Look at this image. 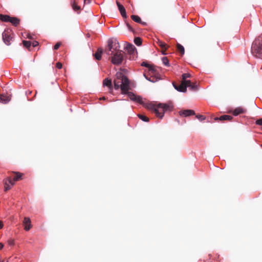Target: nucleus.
Listing matches in <instances>:
<instances>
[{
	"mask_svg": "<svg viewBox=\"0 0 262 262\" xmlns=\"http://www.w3.org/2000/svg\"><path fill=\"white\" fill-rule=\"evenodd\" d=\"M56 67L57 68H58L59 69H60L62 68V64L60 62H57L56 63Z\"/></svg>",
	"mask_w": 262,
	"mask_h": 262,
	"instance_id": "35",
	"label": "nucleus"
},
{
	"mask_svg": "<svg viewBox=\"0 0 262 262\" xmlns=\"http://www.w3.org/2000/svg\"><path fill=\"white\" fill-rule=\"evenodd\" d=\"M105 97H102L100 98L101 100H105Z\"/></svg>",
	"mask_w": 262,
	"mask_h": 262,
	"instance_id": "43",
	"label": "nucleus"
},
{
	"mask_svg": "<svg viewBox=\"0 0 262 262\" xmlns=\"http://www.w3.org/2000/svg\"><path fill=\"white\" fill-rule=\"evenodd\" d=\"M38 42L37 41H34L32 42V46L33 47H36L38 45Z\"/></svg>",
	"mask_w": 262,
	"mask_h": 262,
	"instance_id": "36",
	"label": "nucleus"
},
{
	"mask_svg": "<svg viewBox=\"0 0 262 262\" xmlns=\"http://www.w3.org/2000/svg\"><path fill=\"white\" fill-rule=\"evenodd\" d=\"M10 97L4 95H0V102L3 104H6L10 101Z\"/></svg>",
	"mask_w": 262,
	"mask_h": 262,
	"instance_id": "15",
	"label": "nucleus"
},
{
	"mask_svg": "<svg viewBox=\"0 0 262 262\" xmlns=\"http://www.w3.org/2000/svg\"><path fill=\"white\" fill-rule=\"evenodd\" d=\"M147 107L149 110H151L155 113L158 117L162 118L164 116V113L167 111L171 110L172 106L171 104L159 103L157 106L149 104Z\"/></svg>",
	"mask_w": 262,
	"mask_h": 262,
	"instance_id": "2",
	"label": "nucleus"
},
{
	"mask_svg": "<svg viewBox=\"0 0 262 262\" xmlns=\"http://www.w3.org/2000/svg\"><path fill=\"white\" fill-rule=\"evenodd\" d=\"M232 119V117L230 115H225L221 116L220 118H216L215 120H230Z\"/></svg>",
	"mask_w": 262,
	"mask_h": 262,
	"instance_id": "17",
	"label": "nucleus"
},
{
	"mask_svg": "<svg viewBox=\"0 0 262 262\" xmlns=\"http://www.w3.org/2000/svg\"><path fill=\"white\" fill-rule=\"evenodd\" d=\"M4 247V245L2 244V243H0V250L2 249Z\"/></svg>",
	"mask_w": 262,
	"mask_h": 262,
	"instance_id": "40",
	"label": "nucleus"
},
{
	"mask_svg": "<svg viewBox=\"0 0 262 262\" xmlns=\"http://www.w3.org/2000/svg\"><path fill=\"white\" fill-rule=\"evenodd\" d=\"M3 223L0 221V229L3 228Z\"/></svg>",
	"mask_w": 262,
	"mask_h": 262,
	"instance_id": "39",
	"label": "nucleus"
},
{
	"mask_svg": "<svg viewBox=\"0 0 262 262\" xmlns=\"http://www.w3.org/2000/svg\"><path fill=\"white\" fill-rule=\"evenodd\" d=\"M144 76L145 77V78L148 81L151 82H155L156 81H157L158 80V79L155 78V77H150L149 78L145 74H144Z\"/></svg>",
	"mask_w": 262,
	"mask_h": 262,
	"instance_id": "22",
	"label": "nucleus"
},
{
	"mask_svg": "<svg viewBox=\"0 0 262 262\" xmlns=\"http://www.w3.org/2000/svg\"><path fill=\"white\" fill-rule=\"evenodd\" d=\"M117 5L118 9H119L122 16L123 18H126L127 15H126V11H125V9L124 8V6L122 5H121L120 3H119L118 2H117Z\"/></svg>",
	"mask_w": 262,
	"mask_h": 262,
	"instance_id": "12",
	"label": "nucleus"
},
{
	"mask_svg": "<svg viewBox=\"0 0 262 262\" xmlns=\"http://www.w3.org/2000/svg\"><path fill=\"white\" fill-rule=\"evenodd\" d=\"M13 25L16 26L19 23V20L16 17H11L10 21Z\"/></svg>",
	"mask_w": 262,
	"mask_h": 262,
	"instance_id": "20",
	"label": "nucleus"
},
{
	"mask_svg": "<svg viewBox=\"0 0 262 262\" xmlns=\"http://www.w3.org/2000/svg\"><path fill=\"white\" fill-rule=\"evenodd\" d=\"M180 115L184 117H188L191 115H195V112L193 110H186L184 111H181L179 112Z\"/></svg>",
	"mask_w": 262,
	"mask_h": 262,
	"instance_id": "11",
	"label": "nucleus"
},
{
	"mask_svg": "<svg viewBox=\"0 0 262 262\" xmlns=\"http://www.w3.org/2000/svg\"><path fill=\"white\" fill-rule=\"evenodd\" d=\"M85 4H89L91 0H83Z\"/></svg>",
	"mask_w": 262,
	"mask_h": 262,
	"instance_id": "38",
	"label": "nucleus"
},
{
	"mask_svg": "<svg viewBox=\"0 0 262 262\" xmlns=\"http://www.w3.org/2000/svg\"><path fill=\"white\" fill-rule=\"evenodd\" d=\"M125 49L127 50L128 54L133 56V59L136 57L137 50L133 45L131 43H127L125 47Z\"/></svg>",
	"mask_w": 262,
	"mask_h": 262,
	"instance_id": "8",
	"label": "nucleus"
},
{
	"mask_svg": "<svg viewBox=\"0 0 262 262\" xmlns=\"http://www.w3.org/2000/svg\"><path fill=\"white\" fill-rule=\"evenodd\" d=\"M60 46V43H59V42L56 43L54 47V49L55 50H57L59 48Z\"/></svg>",
	"mask_w": 262,
	"mask_h": 262,
	"instance_id": "34",
	"label": "nucleus"
},
{
	"mask_svg": "<svg viewBox=\"0 0 262 262\" xmlns=\"http://www.w3.org/2000/svg\"><path fill=\"white\" fill-rule=\"evenodd\" d=\"M2 37L4 42L7 45H10V40H11L12 37L10 36V31L8 30H5L2 34Z\"/></svg>",
	"mask_w": 262,
	"mask_h": 262,
	"instance_id": "9",
	"label": "nucleus"
},
{
	"mask_svg": "<svg viewBox=\"0 0 262 262\" xmlns=\"http://www.w3.org/2000/svg\"><path fill=\"white\" fill-rule=\"evenodd\" d=\"M27 37H28V38H31V35H29V34H28V35Z\"/></svg>",
	"mask_w": 262,
	"mask_h": 262,
	"instance_id": "41",
	"label": "nucleus"
},
{
	"mask_svg": "<svg viewBox=\"0 0 262 262\" xmlns=\"http://www.w3.org/2000/svg\"><path fill=\"white\" fill-rule=\"evenodd\" d=\"M11 17L7 15H0V19L4 22H9L10 20Z\"/></svg>",
	"mask_w": 262,
	"mask_h": 262,
	"instance_id": "18",
	"label": "nucleus"
},
{
	"mask_svg": "<svg viewBox=\"0 0 262 262\" xmlns=\"http://www.w3.org/2000/svg\"><path fill=\"white\" fill-rule=\"evenodd\" d=\"M23 44L26 48H29L31 45V42L30 41L24 40Z\"/></svg>",
	"mask_w": 262,
	"mask_h": 262,
	"instance_id": "28",
	"label": "nucleus"
},
{
	"mask_svg": "<svg viewBox=\"0 0 262 262\" xmlns=\"http://www.w3.org/2000/svg\"><path fill=\"white\" fill-rule=\"evenodd\" d=\"M0 262H1V261H0Z\"/></svg>",
	"mask_w": 262,
	"mask_h": 262,
	"instance_id": "44",
	"label": "nucleus"
},
{
	"mask_svg": "<svg viewBox=\"0 0 262 262\" xmlns=\"http://www.w3.org/2000/svg\"><path fill=\"white\" fill-rule=\"evenodd\" d=\"M71 5L74 10L76 11L80 9V7L76 4L75 1L72 2Z\"/></svg>",
	"mask_w": 262,
	"mask_h": 262,
	"instance_id": "26",
	"label": "nucleus"
},
{
	"mask_svg": "<svg viewBox=\"0 0 262 262\" xmlns=\"http://www.w3.org/2000/svg\"><path fill=\"white\" fill-rule=\"evenodd\" d=\"M8 243L10 245H13L14 244V242L12 240H9L8 241Z\"/></svg>",
	"mask_w": 262,
	"mask_h": 262,
	"instance_id": "37",
	"label": "nucleus"
},
{
	"mask_svg": "<svg viewBox=\"0 0 262 262\" xmlns=\"http://www.w3.org/2000/svg\"><path fill=\"white\" fill-rule=\"evenodd\" d=\"M196 117L201 121H203L205 119V117L203 115H198L196 116Z\"/></svg>",
	"mask_w": 262,
	"mask_h": 262,
	"instance_id": "31",
	"label": "nucleus"
},
{
	"mask_svg": "<svg viewBox=\"0 0 262 262\" xmlns=\"http://www.w3.org/2000/svg\"><path fill=\"white\" fill-rule=\"evenodd\" d=\"M190 74L189 73H185L182 75L183 80H186V78L190 77Z\"/></svg>",
	"mask_w": 262,
	"mask_h": 262,
	"instance_id": "30",
	"label": "nucleus"
},
{
	"mask_svg": "<svg viewBox=\"0 0 262 262\" xmlns=\"http://www.w3.org/2000/svg\"><path fill=\"white\" fill-rule=\"evenodd\" d=\"M246 109L242 107H238L235 108L232 112V114L234 116H236L241 114H244L246 113Z\"/></svg>",
	"mask_w": 262,
	"mask_h": 262,
	"instance_id": "13",
	"label": "nucleus"
},
{
	"mask_svg": "<svg viewBox=\"0 0 262 262\" xmlns=\"http://www.w3.org/2000/svg\"><path fill=\"white\" fill-rule=\"evenodd\" d=\"M138 116L141 120H142V121H143L144 122H148L149 121V119L146 116H145L143 115L139 114L138 115Z\"/></svg>",
	"mask_w": 262,
	"mask_h": 262,
	"instance_id": "25",
	"label": "nucleus"
},
{
	"mask_svg": "<svg viewBox=\"0 0 262 262\" xmlns=\"http://www.w3.org/2000/svg\"><path fill=\"white\" fill-rule=\"evenodd\" d=\"M177 49L179 50V51L181 53L182 55H183L184 54L185 50L183 46L181 45L180 44H178Z\"/></svg>",
	"mask_w": 262,
	"mask_h": 262,
	"instance_id": "23",
	"label": "nucleus"
},
{
	"mask_svg": "<svg viewBox=\"0 0 262 262\" xmlns=\"http://www.w3.org/2000/svg\"><path fill=\"white\" fill-rule=\"evenodd\" d=\"M132 19L136 23H141V19L140 17L137 15H133L131 16Z\"/></svg>",
	"mask_w": 262,
	"mask_h": 262,
	"instance_id": "21",
	"label": "nucleus"
},
{
	"mask_svg": "<svg viewBox=\"0 0 262 262\" xmlns=\"http://www.w3.org/2000/svg\"><path fill=\"white\" fill-rule=\"evenodd\" d=\"M141 66L148 68L150 74H154L155 73V69L153 66L149 65L145 62H143Z\"/></svg>",
	"mask_w": 262,
	"mask_h": 262,
	"instance_id": "14",
	"label": "nucleus"
},
{
	"mask_svg": "<svg viewBox=\"0 0 262 262\" xmlns=\"http://www.w3.org/2000/svg\"><path fill=\"white\" fill-rule=\"evenodd\" d=\"M108 45L107 47L108 49V51L107 52V55H113L115 52H117L120 51V45L116 38H110L107 41Z\"/></svg>",
	"mask_w": 262,
	"mask_h": 262,
	"instance_id": "4",
	"label": "nucleus"
},
{
	"mask_svg": "<svg viewBox=\"0 0 262 262\" xmlns=\"http://www.w3.org/2000/svg\"><path fill=\"white\" fill-rule=\"evenodd\" d=\"M116 77V78L114 81L115 90L120 89L121 93L122 94H127L128 97L131 100L140 104L143 103L141 97L137 96L132 92H128L130 90V82L128 79L122 73L120 72H117Z\"/></svg>",
	"mask_w": 262,
	"mask_h": 262,
	"instance_id": "1",
	"label": "nucleus"
},
{
	"mask_svg": "<svg viewBox=\"0 0 262 262\" xmlns=\"http://www.w3.org/2000/svg\"><path fill=\"white\" fill-rule=\"evenodd\" d=\"M103 85L104 86H109L110 87V90L112 91V81L111 80L106 78V79H105L103 81Z\"/></svg>",
	"mask_w": 262,
	"mask_h": 262,
	"instance_id": "19",
	"label": "nucleus"
},
{
	"mask_svg": "<svg viewBox=\"0 0 262 262\" xmlns=\"http://www.w3.org/2000/svg\"><path fill=\"white\" fill-rule=\"evenodd\" d=\"M163 63L166 66H169V60L166 57H163L162 58Z\"/></svg>",
	"mask_w": 262,
	"mask_h": 262,
	"instance_id": "27",
	"label": "nucleus"
},
{
	"mask_svg": "<svg viewBox=\"0 0 262 262\" xmlns=\"http://www.w3.org/2000/svg\"><path fill=\"white\" fill-rule=\"evenodd\" d=\"M187 88H190V89L192 90H196L197 86L194 83H192L190 82V85L189 86H187Z\"/></svg>",
	"mask_w": 262,
	"mask_h": 262,
	"instance_id": "29",
	"label": "nucleus"
},
{
	"mask_svg": "<svg viewBox=\"0 0 262 262\" xmlns=\"http://www.w3.org/2000/svg\"><path fill=\"white\" fill-rule=\"evenodd\" d=\"M127 27H128V29H129V30H130V26H129V25H128V24H127Z\"/></svg>",
	"mask_w": 262,
	"mask_h": 262,
	"instance_id": "42",
	"label": "nucleus"
},
{
	"mask_svg": "<svg viewBox=\"0 0 262 262\" xmlns=\"http://www.w3.org/2000/svg\"><path fill=\"white\" fill-rule=\"evenodd\" d=\"M134 42L137 46H140L142 44V40L140 37H136L134 39Z\"/></svg>",
	"mask_w": 262,
	"mask_h": 262,
	"instance_id": "24",
	"label": "nucleus"
},
{
	"mask_svg": "<svg viewBox=\"0 0 262 262\" xmlns=\"http://www.w3.org/2000/svg\"><path fill=\"white\" fill-rule=\"evenodd\" d=\"M21 177L19 172L13 173V176L7 178L5 181V191L9 190L14 185L15 182L18 181Z\"/></svg>",
	"mask_w": 262,
	"mask_h": 262,
	"instance_id": "5",
	"label": "nucleus"
},
{
	"mask_svg": "<svg viewBox=\"0 0 262 262\" xmlns=\"http://www.w3.org/2000/svg\"><path fill=\"white\" fill-rule=\"evenodd\" d=\"M103 53V49L99 48L95 54V57L97 60H100L101 58V54Z\"/></svg>",
	"mask_w": 262,
	"mask_h": 262,
	"instance_id": "16",
	"label": "nucleus"
},
{
	"mask_svg": "<svg viewBox=\"0 0 262 262\" xmlns=\"http://www.w3.org/2000/svg\"><path fill=\"white\" fill-rule=\"evenodd\" d=\"M172 85L174 89L180 92H185L187 90V86H189L190 85V81L188 80H183L181 84L179 86H177L174 82H173Z\"/></svg>",
	"mask_w": 262,
	"mask_h": 262,
	"instance_id": "7",
	"label": "nucleus"
},
{
	"mask_svg": "<svg viewBox=\"0 0 262 262\" xmlns=\"http://www.w3.org/2000/svg\"><path fill=\"white\" fill-rule=\"evenodd\" d=\"M159 46L163 49H164L166 48V44L162 41H160L159 42Z\"/></svg>",
	"mask_w": 262,
	"mask_h": 262,
	"instance_id": "32",
	"label": "nucleus"
},
{
	"mask_svg": "<svg viewBox=\"0 0 262 262\" xmlns=\"http://www.w3.org/2000/svg\"><path fill=\"white\" fill-rule=\"evenodd\" d=\"M112 57V62L114 64L118 65L122 63L123 60V55L121 51L113 53Z\"/></svg>",
	"mask_w": 262,
	"mask_h": 262,
	"instance_id": "6",
	"label": "nucleus"
},
{
	"mask_svg": "<svg viewBox=\"0 0 262 262\" xmlns=\"http://www.w3.org/2000/svg\"><path fill=\"white\" fill-rule=\"evenodd\" d=\"M256 124L258 125H262V118L257 120L256 121Z\"/></svg>",
	"mask_w": 262,
	"mask_h": 262,
	"instance_id": "33",
	"label": "nucleus"
},
{
	"mask_svg": "<svg viewBox=\"0 0 262 262\" xmlns=\"http://www.w3.org/2000/svg\"><path fill=\"white\" fill-rule=\"evenodd\" d=\"M251 52L254 56L262 58V34L253 42Z\"/></svg>",
	"mask_w": 262,
	"mask_h": 262,
	"instance_id": "3",
	"label": "nucleus"
},
{
	"mask_svg": "<svg viewBox=\"0 0 262 262\" xmlns=\"http://www.w3.org/2000/svg\"><path fill=\"white\" fill-rule=\"evenodd\" d=\"M23 223L24 226V229L26 231H29L31 228V222L29 217H25Z\"/></svg>",
	"mask_w": 262,
	"mask_h": 262,
	"instance_id": "10",
	"label": "nucleus"
}]
</instances>
